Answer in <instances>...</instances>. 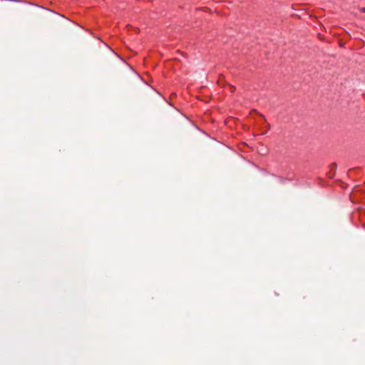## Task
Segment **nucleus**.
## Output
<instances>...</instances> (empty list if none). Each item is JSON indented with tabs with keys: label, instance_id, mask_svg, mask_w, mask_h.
<instances>
[{
	"label": "nucleus",
	"instance_id": "1",
	"mask_svg": "<svg viewBox=\"0 0 365 365\" xmlns=\"http://www.w3.org/2000/svg\"><path fill=\"white\" fill-rule=\"evenodd\" d=\"M360 10H361L362 12L365 13V8H361V9H360Z\"/></svg>",
	"mask_w": 365,
	"mask_h": 365
}]
</instances>
